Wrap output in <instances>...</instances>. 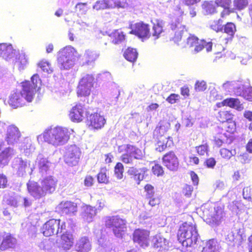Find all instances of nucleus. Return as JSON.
I'll use <instances>...</instances> for the list:
<instances>
[{
    "label": "nucleus",
    "mask_w": 252,
    "mask_h": 252,
    "mask_svg": "<svg viewBox=\"0 0 252 252\" xmlns=\"http://www.w3.org/2000/svg\"><path fill=\"white\" fill-rule=\"evenodd\" d=\"M41 86V81L38 74H35L31 77V81L22 83V90L11 94L9 97L8 103L13 108L25 105L26 102L32 101L34 95Z\"/></svg>",
    "instance_id": "f257e3e1"
},
{
    "label": "nucleus",
    "mask_w": 252,
    "mask_h": 252,
    "mask_svg": "<svg viewBox=\"0 0 252 252\" xmlns=\"http://www.w3.org/2000/svg\"><path fill=\"white\" fill-rule=\"evenodd\" d=\"M70 130L66 127L56 126L46 129L37 137L38 141L45 142L54 146L65 144L69 139Z\"/></svg>",
    "instance_id": "f03ea898"
},
{
    "label": "nucleus",
    "mask_w": 252,
    "mask_h": 252,
    "mask_svg": "<svg viewBox=\"0 0 252 252\" xmlns=\"http://www.w3.org/2000/svg\"><path fill=\"white\" fill-rule=\"evenodd\" d=\"M198 237L196 226L191 223H183L178 232V241L186 247H191L196 244Z\"/></svg>",
    "instance_id": "7ed1b4c3"
},
{
    "label": "nucleus",
    "mask_w": 252,
    "mask_h": 252,
    "mask_svg": "<svg viewBox=\"0 0 252 252\" xmlns=\"http://www.w3.org/2000/svg\"><path fill=\"white\" fill-rule=\"evenodd\" d=\"M80 56L71 46L61 49L58 54V65L61 70H68L74 65Z\"/></svg>",
    "instance_id": "20e7f679"
},
{
    "label": "nucleus",
    "mask_w": 252,
    "mask_h": 252,
    "mask_svg": "<svg viewBox=\"0 0 252 252\" xmlns=\"http://www.w3.org/2000/svg\"><path fill=\"white\" fill-rule=\"evenodd\" d=\"M105 225L111 228L115 236L122 238L126 230V221L118 216L107 217Z\"/></svg>",
    "instance_id": "39448f33"
},
{
    "label": "nucleus",
    "mask_w": 252,
    "mask_h": 252,
    "mask_svg": "<svg viewBox=\"0 0 252 252\" xmlns=\"http://www.w3.org/2000/svg\"><path fill=\"white\" fill-rule=\"evenodd\" d=\"M124 149L126 153L121 158V160L125 163H132L133 158L142 159L145 155L144 152L138 148L130 145L122 146L119 150Z\"/></svg>",
    "instance_id": "423d86ee"
},
{
    "label": "nucleus",
    "mask_w": 252,
    "mask_h": 252,
    "mask_svg": "<svg viewBox=\"0 0 252 252\" xmlns=\"http://www.w3.org/2000/svg\"><path fill=\"white\" fill-rule=\"evenodd\" d=\"M187 46L191 49L193 53H197L203 48H205L207 52H210L212 48V43L211 41L207 42L204 40H199L198 38L194 36L190 35L187 41Z\"/></svg>",
    "instance_id": "0eeeda50"
},
{
    "label": "nucleus",
    "mask_w": 252,
    "mask_h": 252,
    "mask_svg": "<svg viewBox=\"0 0 252 252\" xmlns=\"http://www.w3.org/2000/svg\"><path fill=\"white\" fill-rule=\"evenodd\" d=\"M203 213L206 223L212 226L219 224L224 216V213L220 206L215 207L214 211L211 212L205 209Z\"/></svg>",
    "instance_id": "6e6552de"
},
{
    "label": "nucleus",
    "mask_w": 252,
    "mask_h": 252,
    "mask_svg": "<svg viewBox=\"0 0 252 252\" xmlns=\"http://www.w3.org/2000/svg\"><path fill=\"white\" fill-rule=\"evenodd\" d=\"M12 167L17 170L19 176H23L26 173L31 174L34 168V164H31V161L21 158H15L12 162Z\"/></svg>",
    "instance_id": "1a4fd4ad"
},
{
    "label": "nucleus",
    "mask_w": 252,
    "mask_h": 252,
    "mask_svg": "<svg viewBox=\"0 0 252 252\" xmlns=\"http://www.w3.org/2000/svg\"><path fill=\"white\" fill-rule=\"evenodd\" d=\"M81 152L79 147L75 145L67 146L65 148L64 154V160L69 165H76L79 161Z\"/></svg>",
    "instance_id": "9d476101"
},
{
    "label": "nucleus",
    "mask_w": 252,
    "mask_h": 252,
    "mask_svg": "<svg viewBox=\"0 0 252 252\" xmlns=\"http://www.w3.org/2000/svg\"><path fill=\"white\" fill-rule=\"evenodd\" d=\"M94 78L92 75H85L79 81L77 88V94L79 96H88L93 87Z\"/></svg>",
    "instance_id": "9b49d317"
},
{
    "label": "nucleus",
    "mask_w": 252,
    "mask_h": 252,
    "mask_svg": "<svg viewBox=\"0 0 252 252\" xmlns=\"http://www.w3.org/2000/svg\"><path fill=\"white\" fill-rule=\"evenodd\" d=\"M131 29L130 33L135 34L141 38L142 41L147 39L151 35L149 25L142 22L131 25Z\"/></svg>",
    "instance_id": "f8f14e48"
},
{
    "label": "nucleus",
    "mask_w": 252,
    "mask_h": 252,
    "mask_svg": "<svg viewBox=\"0 0 252 252\" xmlns=\"http://www.w3.org/2000/svg\"><path fill=\"white\" fill-rule=\"evenodd\" d=\"M21 136L19 128L15 125H11L7 127L4 138L7 144L14 145L17 144Z\"/></svg>",
    "instance_id": "ddd939ff"
},
{
    "label": "nucleus",
    "mask_w": 252,
    "mask_h": 252,
    "mask_svg": "<svg viewBox=\"0 0 252 252\" xmlns=\"http://www.w3.org/2000/svg\"><path fill=\"white\" fill-rule=\"evenodd\" d=\"M56 209L57 212L62 215L73 216L75 215L77 212V206L75 203L65 201L61 202Z\"/></svg>",
    "instance_id": "4468645a"
},
{
    "label": "nucleus",
    "mask_w": 252,
    "mask_h": 252,
    "mask_svg": "<svg viewBox=\"0 0 252 252\" xmlns=\"http://www.w3.org/2000/svg\"><path fill=\"white\" fill-rule=\"evenodd\" d=\"M150 232L142 229H136L133 234V241L137 243L140 247H147L149 244Z\"/></svg>",
    "instance_id": "2eb2a0df"
},
{
    "label": "nucleus",
    "mask_w": 252,
    "mask_h": 252,
    "mask_svg": "<svg viewBox=\"0 0 252 252\" xmlns=\"http://www.w3.org/2000/svg\"><path fill=\"white\" fill-rule=\"evenodd\" d=\"M19 54V51L14 49L11 44H0V57L6 61H14Z\"/></svg>",
    "instance_id": "dca6fc26"
},
{
    "label": "nucleus",
    "mask_w": 252,
    "mask_h": 252,
    "mask_svg": "<svg viewBox=\"0 0 252 252\" xmlns=\"http://www.w3.org/2000/svg\"><path fill=\"white\" fill-rule=\"evenodd\" d=\"M87 116L85 108L82 104H76L73 106L69 114L70 120L74 122H80Z\"/></svg>",
    "instance_id": "f3484780"
},
{
    "label": "nucleus",
    "mask_w": 252,
    "mask_h": 252,
    "mask_svg": "<svg viewBox=\"0 0 252 252\" xmlns=\"http://www.w3.org/2000/svg\"><path fill=\"white\" fill-rule=\"evenodd\" d=\"M60 231V220L51 219L47 221L42 227V232L45 236L57 234Z\"/></svg>",
    "instance_id": "a211bd4d"
},
{
    "label": "nucleus",
    "mask_w": 252,
    "mask_h": 252,
    "mask_svg": "<svg viewBox=\"0 0 252 252\" xmlns=\"http://www.w3.org/2000/svg\"><path fill=\"white\" fill-rule=\"evenodd\" d=\"M163 165L169 170L176 171L179 166V160L174 152H170L162 158Z\"/></svg>",
    "instance_id": "6ab92c4d"
},
{
    "label": "nucleus",
    "mask_w": 252,
    "mask_h": 252,
    "mask_svg": "<svg viewBox=\"0 0 252 252\" xmlns=\"http://www.w3.org/2000/svg\"><path fill=\"white\" fill-rule=\"evenodd\" d=\"M152 244L158 251H165L169 249L170 242L160 234H156L152 239Z\"/></svg>",
    "instance_id": "aec40b11"
},
{
    "label": "nucleus",
    "mask_w": 252,
    "mask_h": 252,
    "mask_svg": "<svg viewBox=\"0 0 252 252\" xmlns=\"http://www.w3.org/2000/svg\"><path fill=\"white\" fill-rule=\"evenodd\" d=\"M181 18H179L175 21H172L170 25V28L172 30L175 31L174 38L175 42H179L182 39L183 34L186 32L185 26L181 24Z\"/></svg>",
    "instance_id": "412c9836"
},
{
    "label": "nucleus",
    "mask_w": 252,
    "mask_h": 252,
    "mask_svg": "<svg viewBox=\"0 0 252 252\" xmlns=\"http://www.w3.org/2000/svg\"><path fill=\"white\" fill-rule=\"evenodd\" d=\"M91 126L95 129H100L104 126L106 120L101 112L92 114L88 118Z\"/></svg>",
    "instance_id": "4be33fe9"
},
{
    "label": "nucleus",
    "mask_w": 252,
    "mask_h": 252,
    "mask_svg": "<svg viewBox=\"0 0 252 252\" xmlns=\"http://www.w3.org/2000/svg\"><path fill=\"white\" fill-rule=\"evenodd\" d=\"M96 213V209L90 205H84L81 207V216L87 222L92 221Z\"/></svg>",
    "instance_id": "5701e85b"
},
{
    "label": "nucleus",
    "mask_w": 252,
    "mask_h": 252,
    "mask_svg": "<svg viewBox=\"0 0 252 252\" xmlns=\"http://www.w3.org/2000/svg\"><path fill=\"white\" fill-rule=\"evenodd\" d=\"M245 79H239L237 81H228L224 83L222 85V88L226 91L229 93L233 92L237 95V91H240L243 88V84L244 83Z\"/></svg>",
    "instance_id": "b1692460"
},
{
    "label": "nucleus",
    "mask_w": 252,
    "mask_h": 252,
    "mask_svg": "<svg viewBox=\"0 0 252 252\" xmlns=\"http://www.w3.org/2000/svg\"><path fill=\"white\" fill-rule=\"evenodd\" d=\"M27 188L29 193L35 198H39L45 194L41 186H39L36 182L29 181L27 183Z\"/></svg>",
    "instance_id": "393cba45"
},
{
    "label": "nucleus",
    "mask_w": 252,
    "mask_h": 252,
    "mask_svg": "<svg viewBox=\"0 0 252 252\" xmlns=\"http://www.w3.org/2000/svg\"><path fill=\"white\" fill-rule=\"evenodd\" d=\"M73 237L71 233L68 232L63 233L59 242V247L64 251L69 250L73 244Z\"/></svg>",
    "instance_id": "a878e982"
},
{
    "label": "nucleus",
    "mask_w": 252,
    "mask_h": 252,
    "mask_svg": "<svg viewBox=\"0 0 252 252\" xmlns=\"http://www.w3.org/2000/svg\"><path fill=\"white\" fill-rule=\"evenodd\" d=\"M56 184V179L51 176L44 178L41 182V186L45 194L53 192L55 190Z\"/></svg>",
    "instance_id": "bb28decb"
},
{
    "label": "nucleus",
    "mask_w": 252,
    "mask_h": 252,
    "mask_svg": "<svg viewBox=\"0 0 252 252\" xmlns=\"http://www.w3.org/2000/svg\"><path fill=\"white\" fill-rule=\"evenodd\" d=\"M243 88L240 91H237V95L242 96L245 99L252 101V87H250V81L246 79L244 80Z\"/></svg>",
    "instance_id": "cd10ccee"
},
{
    "label": "nucleus",
    "mask_w": 252,
    "mask_h": 252,
    "mask_svg": "<svg viewBox=\"0 0 252 252\" xmlns=\"http://www.w3.org/2000/svg\"><path fill=\"white\" fill-rule=\"evenodd\" d=\"M15 154V151L13 148L7 147L0 153V166H3L8 164L10 159Z\"/></svg>",
    "instance_id": "c85d7f7f"
},
{
    "label": "nucleus",
    "mask_w": 252,
    "mask_h": 252,
    "mask_svg": "<svg viewBox=\"0 0 252 252\" xmlns=\"http://www.w3.org/2000/svg\"><path fill=\"white\" fill-rule=\"evenodd\" d=\"M91 248V242L87 237H83L79 239L76 245L78 252H89Z\"/></svg>",
    "instance_id": "c756f323"
},
{
    "label": "nucleus",
    "mask_w": 252,
    "mask_h": 252,
    "mask_svg": "<svg viewBox=\"0 0 252 252\" xmlns=\"http://www.w3.org/2000/svg\"><path fill=\"white\" fill-rule=\"evenodd\" d=\"M16 242V239L11 234H5L0 245V250L4 251L8 248H13L15 246Z\"/></svg>",
    "instance_id": "7c9ffc66"
},
{
    "label": "nucleus",
    "mask_w": 252,
    "mask_h": 252,
    "mask_svg": "<svg viewBox=\"0 0 252 252\" xmlns=\"http://www.w3.org/2000/svg\"><path fill=\"white\" fill-rule=\"evenodd\" d=\"M228 106L230 107L234 108L238 110H241L243 109L242 104L240 103L239 100L237 98H227L224 100L221 103H217V106L220 107L222 106Z\"/></svg>",
    "instance_id": "2f4dec72"
},
{
    "label": "nucleus",
    "mask_w": 252,
    "mask_h": 252,
    "mask_svg": "<svg viewBox=\"0 0 252 252\" xmlns=\"http://www.w3.org/2000/svg\"><path fill=\"white\" fill-rule=\"evenodd\" d=\"M22 197L15 194H5L3 200V203L9 206L16 207L20 205Z\"/></svg>",
    "instance_id": "473e14b6"
},
{
    "label": "nucleus",
    "mask_w": 252,
    "mask_h": 252,
    "mask_svg": "<svg viewBox=\"0 0 252 252\" xmlns=\"http://www.w3.org/2000/svg\"><path fill=\"white\" fill-rule=\"evenodd\" d=\"M170 139L169 136L158 137L156 144V150L161 152L164 151L167 146H170V144H172V140H170Z\"/></svg>",
    "instance_id": "72a5a7b5"
},
{
    "label": "nucleus",
    "mask_w": 252,
    "mask_h": 252,
    "mask_svg": "<svg viewBox=\"0 0 252 252\" xmlns=\"http://www.w3.org/2000/svg\"><path fill=\"white\" fill-rule=\"evenodd\" d=\"M37 162L39 172L42 174L46 173L49 170L50 163L44 156L39 154L37 158Z\"/></svg>",
    "instance_id": "f704fd0d"
},
{
    "label": "nucleus",
    "mask_w": 252,
    "mask_h": 252,
    "mask_svg": "<svg viewBox=\"0 0 252 252\" xmlns=\"http://www.w3.org/2000/svg\"><path fill=\"white\" fill-rule=\"evenodd\" d=\"M19 147L21 152L27 156L30 155L34 150V146L32 145L31 140L28 138L24 139Z\"/></svg>",
    "instance_id": "c9c22d12"
},
{
    "label": "nucleus",
    "mask_w": 252,
    "mask_h": 252,
    "mask_svg": "<svg viewBox=\"0 0 252 252\" xmlns=\"http://www.w3.org/2000/svg\"><path fill=\"white\" fill-rule=\"evenodd\" d=\"M145 171L144 168L137 169L135 167H130L127 171V173L130 175H132L134 177V180L138 181L137 184H139L140 182L144 179V173Z\"/></svg>",
    "instance_id": "e433bc0d"
},
{
    "label": "nucleus",
    "mask_w": 252,
    "mask_h": 252,
    "mask_svg": "<svg viewBox=\"0 0 252 252\" xmlns=\"http://www.w3.org/2000/svg\"><path fill=\"white\" fill-rule=\"evenodd\" d=\"M164 22L162 20H157L152 29V36L155 40L158 39L163 32Z\"/></svg>",
    "instance_id": "4c0bfd02"
},
{
    "label": "nucleus",
    "mask_w": 252,
    "mask_h": 252,
    "mask_svg": "<svg viewBox=\"0 0 252 252\" xmlns=\"http://www.w3.org/2000/svg\"><path fill=\"white\" fill-rule=\"evenodd\" d=\"M226 241L229 245L231 243L239 244L242 240V236L238 234L237 230L231 231L228 232L225 236Z\"/></svg>",
    "instance_id": "58836bf2"
},
{
    "label": "nucleus",
    "mask_w": 252,
    "mask_h": 252,
    "mask_svg": "<svg viewBox=\"0 0 252 252\" xmlns=\"http://www.w3.org/2000/svg\"><path fill=\"white\" fill-rule=\"evenodd\" d=\"M110 36L112 42L115 44L121 43L125 40V35L120 30H115L113 32L111 33Z\"/></svg>",
    "instance_id": "ea45409f"
},
{
    "label": "nucleus",
    "mask_w": 252,
    "mask_h": 252,
    "mask_svg": "<svg viewBox=\"0 0 252 252\" xmlns=\"http://www.w3.org/2000/svg\"><path fill=\"white\" fill-rule=\"evenodd\" d=\"M99 53L95 51L86 50L84 54L85 63L89 64L94 62L99 57Z\"/></svg>",
    "instance_id": "a19ab883"
},
{
    "label": "nucleus",
    "mask_w": 252,
    "mask_h": 252,
    "mask_svg": "<svg viewBox=\"0 0 252 252\" xmlns=\"http://www.w3.org/2000/svg\"><path fill=\"white\" fill-rule=\"evenodd\" d=\"M19 56L18 58L16 57V59H15V63L17 65L20 70H23L28 63L27 56L24 53L18 54Z\"/></svg>",
    "instance_id": "79ce46f5"
},
{
    "label": "nucleus",
    "mask_w": 252,
    "mask_h": 252,
    "mask_svg": "<svg viewBox=\"0 0 252 252\" xmlns=\"http://www.w3.org/2000/svg\"><path fill=\"white\" fill-rule=\"evenodd\" d=\"M125 59L130 62H134L137 58L138 53L135 49L128 48L124 52Z\"/></svg>",
    "instance_id": "37998d69"
},
{
    "label": "nucleus",
    "mask_w": 252,
    "mask_h": 252,
    "mask_svg": "<svg viewBox=\"0 0 252 252\" xmlns=\"http://www.w3.org/2000/svg\"><path fill=\"white\" fill-rule=\"evenodd\" d=\"M215 2L213 1H204L202 4L203 12L204 14H212L216 11Z\"/></svg>",
    "instance_id": "c03bdc74"
},
{
    "label": "nucleus",
    "mask_w": 252,
    "mask_h": 252,
    "mask_svg": "<svg viewBox=\"0 0 252 252\" xmlns=\"http://www.w3.org/2000/svg\"><path fill=\"white\" fill-rule=\"evenodd\" d=\"M54 242L50 239H45L42 240L38 245V247L41 250L48 252H53V248L54 247Z\"/></svg>",
    "instance_id": "a18cd8bd"
},
{
    "label": "nucleus",
    "mask_w": 252,
    "mask_h": 252,
    "mask_svg": "<svg viewBox=\"0 0 252 252\" xmlns=\"http://www.w3.org/2000/svg\"><path fill=\"white\" fill-rule=\"evenodd\" d=\"M202 252H218L217 242L214 239L208 241L203 248Z\"/></svg>",
    "instance_id": "49530a36"
},
{
    "label": "nucleus",
    "mask_w": 252,
    "mask_h": 252,
    "mask_svg": "<svg viewBox=\"0 0 252 252\" xmlns=\"http://www.w3.org/2000/svg\"><path fill=\"white\" fill-rule=\"evenodd\" d=\"M217 118L220 122L224 123L232 120L233 115L228 111H221L219 112Z\"/></svg>",
    "instance_id": "de8ad7c7"
},
{
    "label": "nucleus",
    "mask_w": 252,
    "mask_h": 252,
    "mask_svg": "<svg viewBox=\"0 0 252 252\" xmlns=\"http://www.w3.org/2000/svg\"><path fill=\"white\" fill-rule=\"evenodd\" d=\"M170 126L168 123H165L164 124L160 125L159 127H157L154 131V134L160 136H165V133L167 131Z\"/></svg>",
    "instance_id": "09e8293b"
},
{
    "label": "nucleus",
    "mask_w": 252,
    "mask_h": 252,
    "mask_svg": "<svg viewBox=\"0 0 252 252\" xmlns=\"http://www.w3.org/2000/svg\"><path fill=\"white\" fill-rule=\"evenodd\" d=\"M76 12L78 16L86 14L88 10L87 3H78L75 6Z\"/></svg>",
    "instance_id": "8fccbe9b"
},
{
    "label": "nucleus",
    "mask_w": 252,
    "mask_h": 252,
    "mask_svg": "<svg viewBox=\"0 0 252 252\" xmlns=\"http://www.w3.org/2000/svg\"><path fill=\"white\" fill-rule=\"evenodd\" d=\"M124 171V166L121 162L117 163L114 168V176L119 180L123 178V173Z\"/></svg>",
    "instance_id": "3c124183"
},
{
    "label": "nucleus",
    "mask_w": 252,
    "mask_h": 252,
    "mask_svg": "<svg viewBox=\"0 0 252 252\" xmlns=\"http://www.w3.org/2000/svg\"><path fill=\"white\" fill-rule=\"evenodd\" d=\"M38 67L41 70L47 73H51L52 72V69L51 67V64L49 62L45 61H42L39 63Z\"/></svg>",
    "instance_id": "603ef678"
},
{
    "label": "nucleus",
    "mask_w": 252,
    "mask_h": 252,
    "mask_svg": "<svg viewBox=\"0 0 252 252\" xmlns=\"http://www.w3.org/2000/svg\"><path fill=\"white\" fill-rule=\"evenodd\" d=\"M220 152L221 156L225 159H229L236 154L235 150H228L225 148L221 149Z\"/></svg>",
    "instance_id": "864d4df0"
},
{
    "label": "nucleus",
    "mask_w": 252,
    "mask_h": 252,
    "mask_svg": "<svg viewBox=\"0 0 252 252\" xmlns=\"http://www.w3.org/2000/svg\"><path fill=\"white\" fill-rule=\"evenodd\" d=\"M22 227L23 229H27L29 231V235L33 237L36 232V228L30 223H22Z\"/></svg>",
    "instance_id": "5fc2aeb1"
},
{
    "label": "nucleus",
    "mask_w": 252,
    "mask_h": 252,
    "mask_svg": "<svg viewBox=\"0 0 252 252\" xmlns=\"http://www.w3.org/2000/svg\"><path fill=\"white\" fill-rule=\"evenodd\" d=\"M224 32L230 36H233L236 31V27L232 23H228L224 28Z\"/></svg>",
    "instance_id": "6e6d98bb"
},
{
    "label": "nucleus",
    "mask_w": 252,
    "mask_h": 252,
    "mask_svg": "<svg viewBox=\"0 0 252 252\" xmlns=\"http://www.w3.org/2000/svg\"><path fill=\"white\" fill-rule=\"evenodd\" d=\"M207 87L206 82L201 80L196 82L194 89L196 92H203L207 89Z\"/></svg>",
    "instance_id": "4d7b16f0"
},
{
    "label": "nucleus",
    "mask_w": 252,
    "mask_h": 252,
    "mask_svg": "<svg viewBox=\"0 0 252 252\" xmlns=\"http://www.w3.org/2000/svg\"><path fill=\"white\" fill-rule=\"evenodd\" d=\"M223 126L224 127L225 130L229 132L233 133L235 130V124L231 120L227 121L223 123Z\"/></svg>",
    "instance_id": "13d9d810"
},
{
    "label": "nucleus",
    "mask_w": 252,
    "mask_h": 252,
    "mask_svg": "<svg viewBox=\"0 0 252 252\" xmlns=\"http://www.w3.org/2000/svg\"><path fill=\"white\" fill-rule=\"evenodd\" d=\"M222 21L221 20L214 21L210 24V28L214 31L218 32L222 30Z\"/></svg>",
    "instance_id": "bf43d9fd"
},
{
    "label": "nucleus",
    "mask_w": 252,
    "mask_h": 252,
    "mask_svg": "<svg viewBox=\"0 0 252 252\" xmlns=\"http://www.w3.org/2000/svg\"><path fill=\"white\" fill-rule=\"evenodd\" d=\"M99 252H115L112 245L108 242L102 245L99 248Z\"/></svg>",
    "instance_id": "052dcab7"
},
{
    "label": "nucleus",
    "mask_w": 252,
    "mask_h": 252,
    "mask_svg": "<svg viewBox=\"0 0 252 252\" xmlns=\"http://www.w3.org/2000/svg\"><path fill=\"white\" fill-rule=\"evenodd\" d=\"M248 0H234V5L239 10L245 8L248 5Z\"/></svg>",
    "instance_id": "680f3d73"
},
{
    "label": "nucleus",
    "mask_w": 252,
    "mask_h": 252,
    "mask_svg": "<svg viewBox=\"0 0 252 252\" xmlns=\"http://www.w3.org/2000/svg\"><path fill=\"white\" fill-rule=\"evenodd\" d=\"M93 8V9H95L96 10L105 9L108 8L106 3H105V1H104V0L97 1L94 5Z\"/></svg>",
    "instance_id": "e2e57ef3"
},
{
    "label": "nucleus",
    "mask_w": 252,
    "mask_h": 252,
    "mask_svg": "<svg viewBox=\"0 0 252 252\" xmlns=\"http://www.w3.org/2000/svg\"><path fill=\"white\" fill-rule=\"evenodd\" d=\"M197 153L200 156L207 155L208 152V146L207 144L202 145L196 147Z\"/></svg>",
    "instance_id": "0e129e2a"
},
{
    "label": "nucleus",
    "mask_w": 252,
    "mask_h": 252,
    "mask_svg": "<svg viewBox=\"0 0 252 252\" xmlns=\"http://www.w3.org/2000/svg\"><path fill=\"white\" fill-rule=\"evenodd\" d=\"M152 171L155 175L158 176L162 175L164 172L162 166L158 164H155L152 167Z\"/></svg>",
    "instance_id": "69168bd1"
},
{
    "label": "nucleus",
    "mask_w": 252,
    "mask_h": 252,
    "mask_svg": "<svg viewBox=\"0 0 252 252\" xmlns=\"http://www.w3.org/2000/svg\"><path fill=\"white\" fill-rule=\"evenodd\" d=\"M243 197L248 200H252V191L250 187H245L243 189Z\"/></svg>",
    "instance_id": "338daca9"
},
{
    "label": "nucleus",
    "mask_w": 252,
    "mask_h": 252,
    "mask_svg": "<svg viewBox=\"0 0 252 252\" xmlns=\"http://www.w3.org/2000/svg\"><path fill=\"white\" fill-rule=\"evenodd\" d=\"M97 180L99 183H107L108 182V178L106 173L101 172L97 175Z\"/></svg>",
    "instance_id": "774afa93"
}]
</instances>
